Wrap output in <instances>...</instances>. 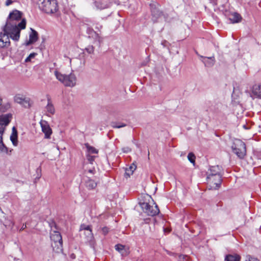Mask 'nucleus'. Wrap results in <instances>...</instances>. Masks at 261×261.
Wrapping results in <instances>:
<instances>
[{
    "instance_id": "obj_5",
    "label": "nucleus",
    "mask_w": 261,
    "mask_h": 261,
    "mask_svg": "<svg viewBox=\"0 0 261 261\" xmlns=\"http://www.w3.org/2000/svg\"><path fill=\"white\" fill-rule=\"evenodd\" d=\"M149 198V202H141L140 205L144 213L149 216H153L159 214V209L152 198L150 197Z\"/></svg>"
},
{
    "instance_id": "obj_21",
    "label": "nucleus",
    "mask_w": 261,
    "mask_h": 261,
    "mask_svg": "<svg viewBox=\"0 0 261 261\" xmlns=\"http://www.w3.org/2000/svg\"><path fill=\"white\" fill-rule=\"evenodd\" d=\"M4 133V129L3 127L0 128V152H6L7 151V147L5 146L3 142V134Z\"/></svg>"
},
{
    "instance_id": "obj_41",
    "label": "nucleus",
    "mask_w": 261,
    "mask_h": 261,
    "mask_svg": "<svg viewBox=\"0 0 261 261\" xmlns=\"http://www.w3.org/2000/svg\"><path fill=\"white\" fill-rule=\"evenodd\" d=\"M2 102H3V99L1 97V96L0 95V106H2Z\"/></svg>"
},
{
    "instance_id": "obj_28",
    "label": "nucleus",
    "mask_w": 261,
    "mask_h": 261,
    "mask_svg": "<svg viewBox=\"0 0 261 261\" xmlns=\"http://www.w3.org/2000/svg\"><path fill=\"white\" fill-rule=\"evenodd\" d=\"M87 148L89 153H97L98 151L97 149L92 146L87 145Z\"/></svg>"
},
{
    "instance_id": "obj_7",
    "label": "nucleus",
    "mask_w": 261,
    "mask_h": 261,
    "mask_svg": "<svg viewBox=\"0 0 261 261\" xmlns=\"http://www.w3.org/2000/svg\"><path fill=\"white\" fill-rule=\"evenodd\" d=\"M233 152L239 158L243 159L246 155V150L245 143L240 139H235L232 145Z\"/></svg>"
},
{
    "instance_id": "obj_15",
    "label": "nucleus",
    "mask_w": 261,
    "mask_h": 261,
    "mask_svg": "<svg viewBox=\"0 0 261 261\" xmlns=\"http://www.w3.org/2000/svg\"><path fill=\"white\" fill-rule=\"evenodd\" d=\"M31 33L29 34V40L25 42L26 45H29L36 42L38 40V33L33 29H31Z\"/></svg>"
},
{
    "instance_id": "obj_39",
    "label": "nucleus",
    "mask_w": 261,
    "mask_h": 261,
    "mask_svg": "<svg viewBox=\"0 0 261 261\" xmlns=\"http://www.w3.org/2000/svg\"><path fill=\"white\" fill-rule=\"evenodd\" d=\"M88 161L90 162V163H92V162L94 160V156H89L88 157Z\"/></svg>"
},
{
    "instance_id": "obj_36",
    "label": "nucleus",
    "mask_w": 261,
    "mask_h": 261,
    "mask_svg": "<svg viewBox=\"0 0 261 261\" xmlns=\"http://www.w3.org/2000/svg\"><path fill=\"white\" fill-rule=\"evenodd\" d=\"M123 152L128 153L131 151V149L129 147H124L122 148Z\"/></svg>"
},
{
    "instance_id": "obj_26",
    "label": "nucleus",
    "mask_w": 261,
    "mask_h": 261,
    "mask_svg": "<svg viewBox=\"0 0 261 261\" xmlns=\"http://www.w3.org/2000/svg\"><path fill=\"white\" fill-rule=\"evenodd\" d=\"M84 234L86 236L87 241H90L93 238L92 229H87L86 231H84Z\"/></svg>"
},
{
    "instance_id": "obj_18",
    "label": "nucleus",
    "mask_w": 261,
    "mask_h": 261,
    "mask_svg": "<svg viewBox=\"0 0 261 261\" xmlns=\"http://www.w3.org/2000/svg\"><path fill=\"white\" fill-rule=\"evenodd\" d=\"M45 111L47 115L49 114L53 115L55 112V109L53 104L50 99H48L47 104L45 107Z\"/></svg>"
},
{
    "instance_id": "obj_14",
    "label": "nucleus",
    "mask_w": 261,
    "mask_h": 261,
    "mask_svg": "<svg viewBox=\"0 0 261 261\" xmlns=\"http://www.w3.org/2000/svg\"><path fill=\"white\" fill-rule=\"evenodd\" d=\"M201 61L204 64L205 66L212 67L215 63V59L214 56L211 57H206L202 56H199Z\"/></svg>"
},
{
    "instance_id": "obj_13",
    "label": "nucleus",
    "mask_w": 261,
    "mask_h": 261,
    "mask_svg": "<svg viewBox=\"0 0 261 261\" xmlns=\"http://www.w3.org/2000/svg\"><path fill=\"white\" fill-rule=\"evenodd\" d=\"M94 5L97 10H103L109 7V0H97Z\"/></svg>"
},
{
    "instance_id": "obj_9",
    "label": "nucleus",
    "mask_w": 261,
    "mask_h": 261,
    "mask_svg": "<svg viewBox=\"0 0 261 261\" xmlns=\"http://www.w3.org/2000/svg\"><path fill=\"white\" fill-rule=\"evenodd\" d=\"M88 37L93 40V43L99 47L101 43L102 42L103 38L100 34L96 33L92 29H88L87 31Z\"/></svg>"
},
{
    "instance_id": "obj_16",
    "label": "nucleus",
    "mask_w": 261,
    "mask_h": 261,
    "mask_svg": "<svg viewBox=\"0 0 261 261\" xmlns=\"http://www.w3.org/2000/svg\"><path fill=\"white\" fill-rule=\"evenodd\" d=\"M228 17L229 20L232 23H238L242 20L241 16L236 12L230 13Z\"/></svg>"
},
{
    "instance_id": "obj_19",
    "label": "nucleus",
    "mask_w": 261,
    "mask_h": 261,
    "mask_svg": "<svg viewBox=\"0 0 261 261\" xmlns=\"http://www.w3.org/2000/svg\"><path fill=\"white\" fill-rule=\"evenodd\" d=\"M252 93L257 97L261 98V84L254 85L252 87Z\"/></svg>"
},
{
    "instance_id": "obj_2",
    "label": "nucleus",
    "mask_w": 261,
    "mask_h": 261,
    "mask_svg": "<svg viewBox=\"0 0 261 261\" xmlns=\"http://www.w3.org/2000/svg\"><path fill=\"white\" fill-rule=\"evenodd\" d=\"M0 33V48H7L10 45V38L14 41H18L20 38V35L11 30L6 31L5 27H3Z\"/></svg>"
},
{
    "instance_id": "obj_24",
    "label": "nucleus",
    "mask_w": 261,
    "mask_h": 261,
    "mask_svg": "<svg viewBox=\"0 0 261 261\" xmlns=\"http://www.w3.org/2000/svg\"><path fill=\"white\" fill-rule=\"evenodd\" d=\"M86 187L90 189L95 188L97 186L96 182L92 179H88L86 181Z\"/></svg>"
},
{
    "instance_id": "obj_34",
    "label": "nucleus",
    "mask_w": 261,
    "mask_h": 261,
    "mask_svg": "<svg viewBox=\"0 0 261 261\" xmlns=\"http://www.w3.org/2000/svg\"><path fill=\"white\" fill-rule=\"evenodd\" d=\"M86 49L88 53L92 54L94 53V48L93 46H89Z\"/></svg>"
},
{
    "instance_id": "obj_43",
    "label": "nucleus",
    "mask_w": 261,
    "mask_h": 261,
    "mask_svg": "<svg viewBox=\"0 0 261 261\" xmlns=\"http://www.w3.org/2000/svg\"><path fill=\"white\" fill-rule=\"evenodd\" d=\"M88 172H90V173H93V170H91V169L89 170L88 171Z\"/></svg>"
},
{
    "instance_id": "obj_40",
    "label": "nucleus",
    "mask_w": 261,
    "mask_h": 261,
    "mask_svg": "<svg viewBox=\"0 0 261 261\" xmlns=\"http://www.w3.org/2000/svg\"><path fill=\"white\" fill-rule=\"evenodd\" d=\"M26 227H27L26 225L25 224H23V225L22 226L20 231L24 229Z\"/></svg>"
},
{
    "instance_id": "obj_6",
    "label": "nucleus",
    "mask_w": 261,
    "mask_h": 261,
    "mask_svg": "<svg viewBox=\"0 0 261 261\" xmlns=\"http://www.w3.org/2000/svg\"><path fill=\"white\" fill-rule=\"evenodd\" d=\"M221 167L219 166H214L211 167L208 171L207 172V179H209V181L211 186L214 188L213 186L214 184L213 182L214 179L213 177H215V179H216L217 185L219 184L220 182H222V178L221 176Z\"/></svg>"
},
{
    "instance_id": "obj_20",
    "label": "nucleus",
    "mask_w": 261,
    "mask_h": 261,
    "mask_svg": "<svg viewBox=\"0 0 261 261\" xmlns=\"http://www.w3.org/2000/svg\"><path fill=\"white\" fill-rule=\"evenodd\" d=\"M115 249L120 252L122 255H126L128 253L127 248L123 245L117 244L115 245Z\"/></svg>"
},
{
    "instance_id": "obj_32",
    "label": "nucleus",
    "mask_w": 261,
    "mask_h": 261,
    "mask_svg": "<svg viewBox=\"0 0 261 261\" xmlns=\"http://www.w3.org/2000/svg\"><path fill=\"white\" fill-rule=\"evenodd\" d=\"M91 227L89 225H86L85 224L81 225L80 227L81 231H86L87 229H91Z\"/></svg>"
},
{
    "instance_id": "obj_10",
    "label": "nucleus",
    "mask_w": 261,
    "mask_h": 261,
    "mask_svg": "<svg viewBox=\"0 0 261 261\" xmlns=\"http://www.w3.org/2000/svg\"><path fill=\"white\" fill-rule=\"evenodd\" d=\"M14 100L15 102L22 105L24 108H28L31 106L30 99L22 94H16L14 97Z\"/></svg>"
},
{
    "instance_id": "obj_42",
    "label": "nucleus",
    "mask_w": 261,
    "mask_h": 261,
    "mask_svg": "<svg viewBox=\"0 0 261 261\" xmlns=\"http://www.w3.org/2000/svg\"><path fill=\"white\" fill-rule=\"evenodd\" d=\"M96 29H97L98 30H100L102 28V26L101 25H99V27H97L96 28Z\"/></svg>"
},
{
    "instance_id": "obj_30",
    "label": "nucleus",
    "mask_w": 261,
    "mask_h": 261,
    "mask_svg": "<svg viewBox=\"0 0 261 261\" xmlns=\"http://www.w3.org/2000/svg\"><path fill=\"white\" fill-rule=\"evenodd\" d=\"M37 55L36 53H33L29 55V56L25 59V61L26 62H30L32 59H34Z\"/></svg>"
},
{
    "instance_id": "obj_3",
    "label": "nucleus",
    "mask_w": 261,
    "mask_h": 261,
    "mask_svg": "<svg viewBox=\"0 0 261 261\" xmlns=\"http://www.w3.org/2000/svg\"><path fill=\"white\" fill-rule=\"evenodd\" d=\"M55 75L57 79L65 86L73 87L76 85V77L73 73H70L69 74H65L58 71H55Z\"/></svg>"
},
{
    "instance_id": "obj_12",
    "label": "nucleus",
    "mask_w": 261,
    "mask_h": 261,
    "mask_svg": "<svg viewBox=\"0 0 261 261\" xmlns=\"http://www.w3.org/2000/svg\"><path fill=\"white\" fill-rule=\"evenodd\" d=\"M12 118V115L11 114H7L0 116V128L3 127L4 131L5 127L7 125Z\"/></svg>"
},
{
    "instance_id": "obj_17",
    "label": "nucleus",
    "mask_w": 261,
    "mask_h": 261,
    "mask_svg": "<svg viewBox=\"0 0 261 261\" xmlns=\"http://www.w3.org/2000/svg\"><path fill=\"white\" fill-rule=\"evenodd\" d=\"M17 138V131L15 127H13L10 136V140L14 146H17L18 145V142Z\"/></svg>"
},
{
    "instance_id": "obj_4",
    "label": "nucleus",
    "mask_w": 261,
    "mask_h": 261,
    "mask_svg": "<svg viewBox=\"0 0 261 261\" xmlns=\"http://www.w3.org/2000/svg\"><path fill=\"white\" fill-rule=\"evenodd\" d=\"M40 9L46 13H54L58 9L56 0H39Z\"/></svg>"
},
{
    "instance_id": "obj_27",
    "label": "nucleus",
    "mask_w": 261,
    "mask_h": 261,
    "mask_svg": "<svg viewBox=\"0 0 261 261\" xmlns=\"http://www.w3.org/2000/svg\"><path fill=\"white\" fill-rule=\"evenodd\" d=\"M11 108V104L9 102L6 103L2 105L0 108V110L2 112H5Z\"/></svg>"
},
{
    "instance_id": "obj_38",
    "label": "nucleus",
    "mask_w": 261,
    "mask_h": 261,
    "mask_svg": "<svg viewBox=\"0 0 261 261\" xmlns=\"http://www.w3.org/2000/svg\"><path fill=\"white\" fill-rule=\"evenodd\" d=\"M13 3V0H6L5 5L7 6H9V5H11Z\"/></svg>"
},
{
    "instance_id": "obj_25",
    "label": "nucleus",
    "mask_w": 261,
    "mask_h": 261,
    "mask_svg": "<svg viewBox=\"0 0 261 261\" xmlns=\"http://www.w3.org/2000/svg\"><path fill=\"white\" fill-rule=\"evenodd\" d=\"M213 178H214V179H215V177H213ZM207 183L208 184V186L210 187V189H211V190H217V189H218L220 188V185L221 184V182H220L219 184L217 185V182L216 179H214L213 182L214 184V185L213 186L214 187L215 186H216L214 188H213V187H212L211 186V185L210 184V181H209V179H207Z\"/></svg>"
},
{
    "instance_id": "obj_37",
    "label": "nucleus",
    "mask_w": 261,
    "mask_h": 261,
    "mask_svg": "<svg viewBox=\"0 0 261 261\" xmlns=\"http://www.w3.org/2000/svg\"><path fill=\"white\" fill-rule=\"evenodd\" d=\"M102 231L103 233L105 235H106V234H107L108 233L109 229L107 227H105L102 228Z\"/></svg>"
},
{
    "instance_id": "obj_23",
    "label": "nucleus",
    "mask_w": 261,
    "mask_h": 261,
    "mask_svg": "<svg viewBox=\"0 0 261 261\" xmlns=\"http://www.w3.org/2000/svg\"><path fill=\"white\" fill-rule=\"evenodd\" d=\"M226 261H240V256L237 254H229L225 257Z\"/></svg>"
},
{
    "instance_id": "obj_1",
    "label": "nucleus",
    "mask_w": 261,
    "mask_h": 261,
    "mask_svg": "<svg viewBox=\"0 0 261 261\" xmlns=\"http://www.w3.org/2000/svg\"><path fill=\"white\" fill-rule=\"evenodd\" d=\"M21 17V13L20 11L14 10L11 12L7 19L6 24L4 26L5 27V30L16 32L20 35L21 30L24 29L26 27V21L24 19H23L20 22H18Z\"/></svg>"
},
{
    "instance_id": "obj_35",
    "label": "nucleus",
    "mask_w": 261,
    "mask_h": 261,
    "mask_svg": "<svg viewBox=\"0 0 261 261\" xmlns=\"http://www.w3.org/2000/svg\"><path fill=\"white\" fill-rule=\"evenodd\" d=\"M125 126H126V124H125L124 123H121L120 124H117L114 123L112 125V126L113 128H121L122 127H124Z\"/></svg>"
},
{
    "instance_id": "obj_22",
    "label": "nucleus",
    "mask_w": 261,
    "mask_h": 261,
    "mask_svg": "<svg viewBox=\"0 0 261 261\" xmlns=\"http://www.w3.org/2000/svg\"><path fill=\"white\" fill-rule=\"evenodd\" d=\"M136 169V166L134 164L125 170L124 176L126 178L129 177L133 174L134 171Z\"/></svg>"
},
{
    "instance_id": "obj_31",
    "label": "nucleus",
    "mask_w": 261,
    "mask_h": 261,
    "mask_svg": "<svg viewBox=\"0 0 261 261\" xmlns=\"http://www.w3.org/2000/svg\"><path fill=\"white\" fill-rule=\"evenodd\" d=\"M179 261H189V257L187 255H180L178 257Z\"/></svg>"
},
{
    "instance_id": "obj_29",
    "label": "nucleus",
    "mask_w": 261,
    "mask_h": 261,
    "mask_svg": "<svg viewBox=\"0 0 261 261\" xmlns=\"http://www.w3.org/2000/svg\"><path fill=\"white\" fill-rule=\"evenodd\" d=\"M189 161L192 164H195V156L193 153H189L188 155Z\"/></svg>"
},
{
    "instance_id": "obj_8",
    "label": "nucleus",
    "mask_w": 261,
    "mask_h": 261,
    "mask_svg": "<svg viewBox=\"0 0 261 261\" xmlns=\"http://www.w3.org/2000/svg\"><path fill=\"white\" fill-rule=\"evenodd\" d=\"M50 239L54 241V244H52V246L57 247V250H61L62 248V239L59 232L53 231L50 233Z\"/></svg>"
},
{
    "instance_id": "obj_11",
    "label": "nucleus",
    "mask_w": 261,
    "mask_h": 261,
    "mask_svg": "<svg viewBox=\"0 0 261 261\" xmlns=\"http://www.w3.org/2000/svg\"><path fill=\"white\" fill-rule=\"evenodd\" d=\"M40 124L41 130L44 134V138L46 139H50L53 132L48 122L45 120H42L40 122Z\"/></svg>"
},
{
    "instance_id": "obj_33",
    "label": "nucleus",
    "mask_w": 261,
    "mask_h": 261,
    "mask_svg": "<svg viewBox=\"0 0 261 261\" xmlns=\"http://www.w3.org/2000/svg\"><path fill=\"white\" fill-rule=\"evenodd\" d=\"M246 261H259V260L250 255H247L246 256Z\"/></svg>"
}]
</instances>
